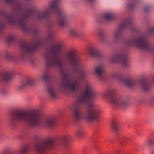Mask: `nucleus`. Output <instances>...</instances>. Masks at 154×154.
Returning <instances> with one entry per match:
<instances>
[{
	"label": "nucleus",
	"instance_id": "ddd939ff",
	"mask_svg": "<svg viewBox=\"0 0 154 154\" xmlns=\"http://www.w3.org/2000/svg\"><path fill=\"white\" fill-rule=\"evenodd\" d=\"M47 92L49 97L51 99H54L57 97V92L54 83L49 82L47 86Z\"/></svg>",
	"mask_w": 154,
	"mask_h": 154
},
{
	"label": "nucleus",
	"instance_id": "bb28decb",
	"mask_svg": "<svg viewBox=\"0 0 154 154\" xmlns=\"http://www.w3.org/2000/svg\"><path fill=\"white\" fill-rule=\"evenodd\" d=\"M70 138V136L68 134L63 136L60 138V141L64 144H66Z\"/></svg>",
	"mask_w": 154,
	"mask_h": 154
},
{
	"label": "nucleus",
	"instance_id": "20e7f679",
	"mask_svg": "<svg viewBox=\"0 0 154 154\" xmlns=\"http://www.w3.org/2000/svg\"><path fill=\"white\" fill-rule=\"evenodd\" d=\"M33 9L32 8L26 10H21L19 14V19H17V17L13 15L7 14L2 10H0V15L8 23L18 25L24 32L32 33L34 35H35L38 30L32 27L28 24L26 20V19L33 14Z\"/></svg>",
	"mask_w": 154,
	"mask_h": 154
},
{
	"label": "nucleus",
	"instance_id": "393cba45",
	"mask_svg": "<svg viewBox=\"0 0 154 154\" xmlns=\"http://www.w3.org/2000/svg\"><path fill=\"white\" fill-rule=\"evenodd\" d=\"M29 146L26 144L23 146L19 150V153L21 154H26L29 151Z\"/></svg>",
	"mask_w": 154,
	"mask_h": 154
},
{
	"label": "nucleus",
	"instance_id": "2eb2a0df",
	"mask_svg": "<svg viewBox=\"0 0 154 154\" xmlns=\"http://www.w3.org/2000/svg\"><path fill=\"white\" fill-rule=\"evenodd\" d=\"M34 82V79L31 77L27 78L25 81L19 86V89H21L28 85H32Z\"/></svg>",
	"mask_w": 154,
	"mask_h": 154
},
{
	"label": "nucleus",
	"instance_id": "a211bd4d",
	"mask_svg": "<svg viewBox=\"0 0 154 154\" xmlns=\"http://www.w3.org/2000/svg\"><path fill=\"white\" fill-rule=\"evenodd\" d=\"M6 2L12 5L16 9H20L21 8V4L18 0H5Z\"/></svg>",
	"mask_w": 154,
	"mask_h": 154
},
{
	"label": "nucleus",
	"instance_id": "cd10ccee",
	"mask_svg": "<svg viewBox=\"0 0 154 154\" xmlns=\"http://www.w3.org/2000/svg\"><path fill=\"white\" fill-rule=\"evenodd\" d=\"M112 128L115 133H116L119 130V125L115 122L112 123Z\"/></svg>",
	"mask_w": 154,
	"mask_h": 154
},
{
	"label": "nucleus",
	"instance_id": "c85d7f7f",
	"mask_svg": "<svg viewBox=\"0 0 154 154\" xmlns=\"http://www.w3.org/2000/svg\"><path fill=\"white\" fill-rule=\"evenodd\" d=\"M5 57L7 60L9 61L14 60V57L9 53H6L5 55Z\"/></svg>",
	"mask_w": 154,
	"mask_h": 154
},
{
	"label": "nucleus",
	"instance_id": "aec40b11",
	"mask_svg": "<svg viewBox=\"0 0 154 154\" xmlns=\"http://www.w3.org/2000/svg\"><path fill=\"white\" fill-rule=\"evenodd\" d=\"M51 78L50 72L48 70L44 72L41 77V79L45 81H47Z\"/></svg>",
	"mask_w": 154,
	"mask_h": 154
},
{
	"label": "nucleus",
	"instance_id": "1a4fd4ad",
	"mask_svg": "<svg viewBox=\"0 0 154 154\" xmlns=\"http://www.w3.org/2000/svg\"><path fill=\"white\" fill-rule=\"evenodd\" d=\"M109 60L112 63L120 61L125 67H128L129 65L126 51L124 48L119 50L115 54L111 57Z\"/></svg>",
	"mask_w": 154,
	"mask_h": 154
},
{
	"label": "nucleus",
	"instance_id": "b1692460",
	"mask_svg": "<svg viewBox=\"0 0 154 154\" xmlns=\"http://www.w3.org/2000/svg\"><path fill=\"white\" fill-rule=\"evenodd\" d=\"M104 33L105 31L103 29H100L98 30V34L99 36L100 40L102 43H104L106 41Z\"/></svg>",
	"mask_w": 154,
	"mask_h": 154
},
{
	"label": "nucleus",
	"instance_id": "473e14b6",
	"mask_svg": "<svg viewBox=\"0 0 154 154\" xmlns=\"http://www.w3.org/2000/svg\"><path fill=\"white\" fill-rule=\"evenodd\" d=\"M83 133V131L82 128H78L76 131V135L79 137H81Z\"/></svg>",
	"mask_w": 154,
	"mask_h": 154
},
{
	"label": "nucleus",
	"instance_id": "4468645a",
	"mask_svg": "<svg viewBox=\"0 0 154 154\" xmlns=\"http://www.w3.org/2000/svg\"><path fill=\"white\" fill-rule=\"evenodd\" d=\"M140 84L143 90L145 92H149L151 87V84L145 81L143 79H141L139 80Z\"/></svg>",
	"mask_w": 154,
	"mask_h": 154
},
{
	"label": "nucleus",
	"instance_id": "c9c22d12",
	"mask_svg": "<svg viewBox=\"0 0 154 154\" xmlns=\"http://www.w3.org/2000/svg\"><path fill=\"white\" fill-rule=\"evenodd\" d=\"M150 8V7L149 6H147L145 7L144 8V11L145 12H147Z\"/></svg>",
	"mask_w": 154,
	"mask_h": 154
},
{
	"label": "nucleus",
	"instance_id": "423d86ee",
	"mask_svg": "<svg viewBox=\"0 0 154 154\" xmlns=\"http://www.w3.org/2000/svg\"><path fill=\"white\" fill-rule=\"evenodd\" d=\"M45 42V41L38 36H36L30 42H22L20 43L21 50L20 53V58L24 61L31 60L33 62L30 54L35 51L37 47Z\"/></svg>",
	"mask_w": 154,
	"mask_h": 154
},
{
	"label": "nucleus",
	"instance_id": "72a5a7b5",
	"mask_svg": "<svg viewBox=\"0 0 154 154\" xmlns=\"http://www.w3.org/2000/svg\"><path fill=\"white\" fill-rule=\"evenodd\" d=\"M138 102L140 104L144 103L145 101V99L144 97H142L139 98L137 99Z\"/></svg>",
	"mask_w": 154,
	"mask_h": 154
},
{
	"label": "nucleus",
	"instance_id": "dca6fc26",
	"mask_svg": "<svg viewBox=\"0 0 154 154\" xmlns=\"http://www.w3.org/2000/svg\"><path fill=\"white\" fill-rule=\"evenodd\" d=\"M95 71L96 74L101 79L102 76L104 72L103 65L100 64L97 66L95 68Z\"/></svg>",
	"mask_w": 154,
	"mask_h": 154
},
{
	"label": "nucleus",
	"instance_id": "9b49d317",
	"mask_svg": "<svg viewBox=\"0 0 154 154\" xmlns=\"http://www.w3.org/2000/svg\"><path fill=\"white\" fill-rule=\"evenodd\" d=\"M54 144L53 140L47 138L37 143L35 145V149L37 152L43 153L49 150Z\"/></svg>",
	"mask_w": 154,
	"mask_h": 154
},
{
	"label": "nucleus",
	"instance_id": "5701e85b",
	"mask_svg": "<svg viewBox=\"0 0 154 154\" xmlns=\"http://www.w3.org/2000/svg\"><path fill=\"white\" fill-rule=\"evenodd\" d=\"M140 0H132L128 2V3L126 4V7L127 8L133 9L135 8L136 4L138 3Z\"/></svg>",
	"mask_w": 154,
	"mask_h": 154
},
{
	"label": "nucleus",
	"instance_id": "4c0bfd02",
	"mask_svg": "<svg viewBox=\"0 0 154 154\" xmlns=\"http://www.w3.org/2000/svg\"><path fill=\"white\" fill-rule=\"evenodd\" d=\"M86 2L90 3H92L94 2V0H85Z\"/></svg>",
	"mask_w": 154,
	"mask_h": 154
},
{
	"label": "nucleus",
	"instance_id": "7ed1b4c3",
	"mask_svg": "<svg viewBox=\"0 0 154 154\" xmlns=\"http://www.w3.org/2000/svg\"><path fill=\"white\" fill-rule=\"evenodd\" d=\"M10 121L13 125L20 121L25 122L34 128L43 125L48 128H51L54 126L56 124V118L54 117L47 118L42 122L37 112L35 110L28 111L18 110L11 116Z\"/></svg>",
	"mask_w": 154,
	"mask_h": 154
},
{
	"label": "nucleus",
	"instance_id": "f257e3e1",
	"mask_svg": "<svg viewBox=\"0 0 154 154\" xmlns=\"http://www.w3.org/2000/svg\"><path fill=\"white\" fill-rule=\"evenodd\" d=\"M51 50L54 54V58H52L49 54L46 53L44 56L45 63L48 67L57 66L60 69L64 79L59 85L60 89L67 94L77 92L81 85L80 80L85 79L86 72L82 71L77 77L69 79L70 74L69 72H64V70L67 65L72 66L75 71L80 70L82 66L80 59L73 50L63 54H59L63 51V43L61 42H57L52 45Z\"/></svg>",
	"mask_w": 154,
	"mask_h": 154
},
{
	"label": "nucleus",
	"instance_id": "e433bc0d",
	"mask_svg": "<svg viewBox=\"0 0 154 154\" xmlns=\"http://www.w3.org/2000/svg\"><path fill=\"white\" fill-rule=\"evenodd\" d=\"M1 93L2 95H5L7 93V91L5 90H2L1 91Z\"/></svg>",
	"mask_w": 154,
	"mask_h": 154
},
{
	"label": "nucleus",
	"instance_id": "412c9836",
	"mask_svg": "<svg viewBox=\"0 0 154 154\" xmlns=\"http://www.w3.org/2000/svg\"><path fill=\"white\" fill-rule=\"evenodd\" d=\"M90 54L93 57H100L101 54L98 50L96 48H91L89 51Z\"/></svg>",
	"mask_w": 154,
	"mask_h": 154
},
{
	"label": "nucleus",
	"instance_id": "a878e982",
	"mask_svg": "<svg viewBox=\"0 0 154 154\" xmlns=\"http://www.w3.org/2000/svg\"><path fill=\"white\" fill-rule=\"evenodd\" d=\"M69 33L70 35L75 37H78L80 35L79 31L75 29H71L69 31Z\"/></svg>",
	"mask_w": 154,
	"mask_h": 154
},
{
	"label": "nucleus",
	"instance_id": "6ab92c4d",
	"mask_svg": "<svg viewBox=\"0 0 154 154\" xmlns=\"http://www.w3.org/2000/svg\"><path fill=\"white\" fill-rule=\"evenodd\" d=\"M12 76V73L9 71H6L0 75V80L5 81L9 80Z\"/></svg>",
	"mask_w": 154,
	"mask_h": 154
},
{
	"label": "nucleus",
	"instance_id": "58836bf2",
	"mask_svg": "<svg viewBox=\"0 0 154 154\" xmlns=\"http://www.w3.org/2000/svg\"><path fill=\"white\" fill-rule=\"evenodd\" d=\"M124 138L125 140L127 141H129L130 140V139L129 138H128L125 137H124Z\"/></svg>",
	"mask_w": 154,
	"mask_h": 154
},
{
	"label": "nucleus",
	"instance_id": "f03ea898",
	"mask_svg": "<svg viewBox=\"0 0 154 154\" xmlns=\"http://www.w3.org/2000/svg\"><path fill=\"white\" fill-rule=\"evenodd\" d=\"M83 94L76 99L70 106L73 112V117L75 123L84 119L88 122L97 120L100 119L99 106L91 101L96 97V93L91 85L86 82L83 89Z\"/></svg>",
	"mask_w": 154,
	"mask_h": 154
},
{
	"label": "nucleus",
	"instance_id": "7c9ffc66",
	"mask_svg": "<svg viewBox=\"0 0 154 154\" xmlns=\"http://www.w3.org/2000/svg\"><path fill=\"white\" fill-rule=\"evenodd\" d=\"M15 40V36L13 35L9 36L7 38V41L8 43H10L14 41Z\"/></svg>",
	"mask_w": 154,
	"mask_h": 154
},
{
	"label": "nucleus",
	"instance_id": "f704fd0d",
	"mask_svg": "<svg viewBox=\"0 0 154 154\" xmlns=\"http://www.w3.org/2000/svg\"><path fill=\"white\" fill-rule=\"evenodd\" d=\"M53 24L51 21H48L47 23V26L49 29H50L53 26Z\"/></svg>",
	"mask_w": 154,
	"mask_h": 154
},
{
	"label": "nucleus",
	"instance_id": "0eeeda50",
	"mask_svg": "<svg viewBox=\"0 0 154 154\" xmlns=\"http://www.w3.org/2000/svg\"><path fill=\"white\" fill-rule=\"evenodd\" d=\"M147 34H142L130 38L125 41V43L128 46H134L149 52H152L153 51V44L147 41Z\"/></svg>",
	"mask_w": 154,
	"mask_h": 154
},
{
	"label": "nucleus",
	"instance_id": "39448f33",
	"mask_svg": "<svg viewBox=\"0 0 154 154\" xmlns=\"http://www.w3.org/2000/svg\"><path fill=\"white\" fill-rule=\"evenodd\" d=\"M52 13H56L61 16L58 22L60 26L63 27L66 24L69 18L68 15L63 9L60 8L58 4V0H53L50 4L48 8L45 10L36 11L35 18L38 21L43 20H48L50 17L49 14Z\"/></svg>",
	"mask_w": 154,
	"mask_h": 154
},
{
	"label": "nucleus",
	"instance_id": "9d476101",
	"mask_svg": "<svg viewBox=\"0 0 154 154\" xmlns=\"http://www.w3.org/2000/svg\"><path fill=\"white\" fill-rule=\"evenodd\" d=\"M116 90L115 88H112L108 92L104 94L103 96L106 98H109L114 105L120 106L125 109L128 106V101L126 100L119 99L116 96Z\"/></svg>",
	"mask_w": 154,
	"mask_h": 154
},
{
	"label": "nucleus",
	"instance_id": "f3484780",
	"mask_svg": "<svg viewBox=\"0 0 154 154\" xmlns=\"http://www.w3.org/2000/svg\"><path fill=\"white\" fill-rule=\"evenodd\" d=\"M114 14L111 11L105 12L103 14L102 16V17L107 21L112 20L114 19Z\"/></svg>",
	"mask_w": 154,
	"mask_h": 154
},
{
	"label": "nucleus",
	"instance_id": "c756f323",
	"mask_svg": "<svg viewBox=\"0 0 154 154\" xmlns=\"http://www.w3.org/2000/svg\"><path fill=\"white\" fill-rule=\"evenodd\" d=\"M148 105L149 106L153 105L154 103V97L153 96L149 97L147 102Z\"/></svg>",
	"mask_w": 154,
	"mask_h": 154
},
{
	"label": "nucleus",
	"instance_id": "f8f14e48",
	"mask_svg": "<svg viewBox=\"0 0 154 154\" xmlns=\"http://www.w3.org/2000/svg\"><path fill=\"white\" fill-rule=\"evenodd\" d=\"M112 77L125 83L129 88H131L137 85V82L134 79L130 76L124 77L121 73H114L112 74Z\"/></svg>",
	"mask_w": 154,
	"mask_h": 154
},
{
	"label": "nucleus",
	"instance_id": "2f4dec72",
	"mask_svg": "<svg viewBox=\"0 0 154 154\" xmlns=\"http://www.w3.org/2000/svg\"><path fill=\"white\" fill-rule=\"evenodd\" d=\"M54 33L53 32H50L48 34L47 39L48 40H51L54 36Z\"/></svg>",
	"mask_w": 154,
	"mask_h": 154
},
{
	"label": "nucleus",
	"instance_id": "4be33fe9",
	"mask_svg": "<svg viewBox=\"0 0 154 154\" xmlns=\"http://www.w3.org/2000/svg\"><path fill=\"white\" fill-rule=\"evenodd\" d=\"M146 143L149 149V154H154V151L152 147L153 144V140L149 139L147 140Z\"/></svg>",
	"mask_w": 154,
	"mask_h": 154
},
{
	"label": "nucleus",
	"instance_id": "6e6552de",
	"mask_svg": "<svg viewBox=\"0 0 154 154\" xmlns=\"http://www.w3.org/2000/svg\"><path fill=\"white\" fill-rule=\"evenodd\" d=\"M129 28L131 31L134 33L138 32L139 28L132 22L131 18H128L123 20L118 27L112 31L114 41L116 43L120 42L123 36V30Z\"/></svg>",
	"mask_w": 154,
	"mask_h": 154
}]
</instances>
